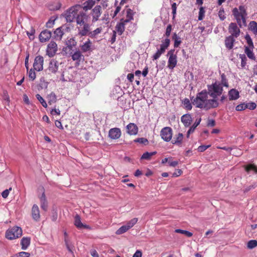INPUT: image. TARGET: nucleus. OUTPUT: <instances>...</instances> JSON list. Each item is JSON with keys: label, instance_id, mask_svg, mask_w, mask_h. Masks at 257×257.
<instances>
[{"label": "nucleus", "instance_id": "46", "mask_svg": "<svg viewBox=\"0 0 257 257\" xmlns=\"http://www.w3.org/2000/svg\"><path fill=\"white\" fill-rule=\"evenodd\" d=\"M129 229L127 228L126 225H125L121 226L119 229H118L115 233L116 234L119 235L126 232Z\"/></svg>", "mask_w": 257, "mask_h": 257}, {"label": "nucleus", "instance_id": "44", "mask_svg": "<svg viewBox=\"0 0 257 257\" xmlns=\"http://www.w3.org/2000/svg\"><path fill=\"white\" fill-rule=\"evenodd\" d=\"M137 218H134L129 221H128L125 225L127 227V228L130 229L132 227H133L138 222Z\"/></svg>", "mask_w": 257, "mask_h": 257}, {"label": "nucleus", "instance_id": "3", "mask_svg": "<svg viewBox=\"0 0 257 257\" xmlns=\"http://www.w3.org/2000/svg\"><path fill=\"white\" fill-rule=\"evenodd\" d=\"M81 6L80 5H76L73 6L68 10H67L64 14V17L67 22L72 23L74 21H76L77 17L82 11Z\"/></svg>", "mask_w": 257, "mask_h": 257}, {"label": "nucleus", "instance_id": "23", "mask_svg": "<svg viewBox=\"0 0 257 257\" xmlns=\"http://www.w3.org/2000/svg\"><path fill=\"white\" fill-rule=\"evenodd\" d=\"M181 120L185 127H188L191 124L192 118L191 115L187 113L181 116Z\"/></svg>", "mask_w": 257, "mask_h": 257}, {"label": "nucleus", "instance_id": "27", "mask_svg": "<svg viewBox=\"0 0 257 257\" xmlns=\"http://www.w3.org/2000/svg\"><path fill=\"white\" fill-rule=\"evenodd\" d=\"M95 2L94 0H88L85 2L81 6V9L84 11V12L91 10L94 6Z\"/></svg>", "mask_w": 257, "mask_h": 257}, {"label": "nucleus", "instance_id": "7", "mask_svg": "<svg viewBox=\"0 0 257 257\" xmlns=\"http://www.w3.org/2000/svg\"><path fill=\"white\" fill-rule=\"evenodd\" d=\"M170 44V40L168 38H166L163 42L160 45V49H158L157 51L153 56V60L158 59L162 54H164L166 50L168 48Z\"/></svg>", "mask_w": 257, "mask_h": 257}, {"label": "nucleus", "instance_id": "62", "mask_svg": "<svg viewBox=\"0 0 257 257\" xmlns=\"http://www.w3.org/2000/svg\"><path fill=\"white\" fill-rule=\"evenodd\" d=\"M210 147V145H208V146H204V145L200 146L198 148L197 150L200 152H203L205 151L207 149L209 148Z\"/></svg>", "mask_w": 257, "mask_h": 257}, {"label": "nucleus", "instance_id": "37", "mask_svg": "<svg viewBox=\"0 0 257 257\" xmlns=\"http://www.w3.org/2000/svg\"><path fill=\"white\" fill-rule=\"evenodd\" d=\"M248 29L250 30L253 34L257 35V23L255 21H251L249 23Z\"/></svg>", "mask_w": 257, "mask_h": 257}, {"label": "nucleus", "instance_id": "52", "mask_svg": "<svg viewBox=\"0 0 257 257\" xmlns=\"http://www.w3.org/2000/svg\"><path fill=\"white\" fill-rule=\"evenodd\" d=\"M245 39L246 40V42L249 46V47L251 49L253 48V44L250 37L248 35H246L245 36Z\"/></svg>", "mask_w": 257, "mask_h": 257}, {"label": "nucleus", "instance_id": "24", "mask_svg": "<svg viewBox=\"0 0 257 257\" xmlns=\"http://www.w3.org/2000/svg\"><path fill=\"white\" fill-rule=\"evenodd\" d=\"M43 193L42 195L39 197L40 200V205L41 208L46 211L48 207V202L46 199V197L45 194L44 192V189L42 188Z\"/></svg>", "mask_w": 257, "mask_h": 257}, {"label": "nucleus", "instance_id": "4", "mask_svg": "<svg viewBox=\"0 0 257 257\" xmlns=\"http://www.w3.org/2000/svg\"><path fill=\"white\" fill-rule=\"evenodd\" d=\"M223 90L220 84L217 82L207 85V93L212 97V99H214L215 100H218L217 98L222 93Z\"/></svg>", "mask_w": 257, "mask_h": 257}, {"label": "nucleus", "instance_id": "31", "mask_svg": "<svg viewBox=\"0 0 257 257\" xmlns=\"http://www.w3.org/2000/svg\"><path fill=\"white\" fill-rule=\"evenodd\" d=\"M74 224L78 228H89V226L84 225L81 221L80 217L78 215H76L75 217Z\"/></svg>", "mask_w": 257, "mask_h": 257}, {"label": "nucleus", "instance_id": "19", "mask_svg": "<svg viewBox=\"0 0 257 257\" xmlns=\"http://www.w3.org/2000/svg\"><path fill=\"white\" fill-rule=\"evenodd\" d=\"M31 215L32 218L36 221H38L40 218V213L39 207L37 205H33L32 208Z\"/></svg>", "mask_w": 257, "mask_h": 257}, {"label": "nucleus", "instance_id": "45", "mask_svg": "<svg viewBox=\"0 0 257 257\" xmlns=\"http://www.w3.org/2000/svg\"><path fill=\"white\" fill-rule=\"evenodd\" d=\"M66 45L69 48L72 49L76 46V42L74 38H70L66 42Z\"/></svg>", "mask_w": 257, "mask_h": 257}, {"label": "nucleus", "instance_id": "50", "mask_svg": "<svg viewBox=\"0 0 257 257\" xmlns=\"http://www.w3.org/2000/svg\"><path fill=\"white\" fill-rule=\"evenodd\" d=\"M35 70L34 68H31L29 72V77L32 81H34L36 77V74L35 73Z\"/></svg>", "mask_w": 257, "mask_h": 257}, {"label": "nucleus", "instance_id": "14", "mask_svg": "<svg viewBox=\"0 0 257 257\" xmlns=\"http://www.w3.org/2000/svg\"><path fill=\"white\" fill-rule=\"evenodd\" d=\"M102 14V8L99 5L96 6L93 9H92L90 15L92 17V22L94 23L99 20Z\"/></svg>", "mask_w": 257, "mask_h": 257}, {"label": "nucleus", "instance_id": "21", "mask_svg": "<svg viewBox=\"0 0 257 257\" xmlns=\"http://www.w3.org/2000/svg\"><path fill=\"white\" fill-rule=\"evenodd\" d=\"M127 133L130 135H136L138 132V127L137 125L134 123H130L126 126Z\"/></svg>", "mask_w": 257, "mask_h": 257}, {"label": "nucleus", "instance_id": "49", "mask_svg": "<svg viewBox=\"0 0 257 257\" xmlns=\"http://www.w3.org/2000/svg\"><path fill=\"white\" fill-rule=\"evenodd\" d=\"M36 97L44 107L46 108L47 107V104L46 102L40 94H37L36 95Z\"/></svg>", "mask_w": 257, "mask_h": 257}, {"label": "nucleus", "instance_id": "2", "mask_svg": "<svg viewBox=\"0 0 257 257\" xmlns=\"http://www.w3.org/2000/svg\"><path fill=\"white\" fill-rule=\"evenodd\" d=\"M232 14L236 21V24L240 28L246 26V17L247 13L243 6H240L238 9L235 8L232 10Z\"/></svg>", "mask_w": 257, "mask_h": 257}, {"label": "nucleus", "instance_id": "35", "mask_svg": "<svg viewBox=\"0 0 257 257\" xmlns=\"http://www.w3.org/2000/svg\"><path fill=\"white\" fill-rule=\"evenodd\" d=\"M221 80L220 82L219 83L220 84V85L222 86H224L225 87L228 88L229 87V83L228 81V79L226 78V76L224 73H222L221 74Z\"/></svg>", "mask_w": 257, "mask_h": 257}, {"label": "nucleus", "instance_id": "26", "mask_svg": "<svg viewBox=\"0 0 257 257\" xmlns=\"http://www.w3.org/2000/svg\"><path fill=\"white\" fill-rule=\"evenodd\" d=\"M127 23L120 19V22L116 24L115 26V31L117 32L119 35H121L123 34L125 30V25Z\"/></svg>", "mask_w": 257, "mask_h": 257}, {"label": "nucleus", "instance_id": "34", "mask_svg": "<svg viewBox=\"0 0 257 257\" xmlns=\"http://www.w3.org/2000/svg\"><path fill=\"white\" fill-rule=\"evenodd\" d=\"M172 40L174 41V47L178 48L179 47L182 43L181 38L177 35L176 33H174L172 36Z\"/></svg>", "mask_w": 257, "mask_h": 257}, {"label": "nucleus", "instance_id": "15", "mask_svg": "<svg viewBox=\"0 0 257 257\" xmlns=\"http://www.w3.org/2000/svg\"><path fill=\"white\" fill-rule=\"evenodd\" d=\"M78 35L81 36H88L91 29V25L89 23L77 27Z\"/></svg>", "mask_w": 257, "mask_h": 257}, {"label": "nucleus", "instance_id": "40", "mask_svg": "<svg viewBox=\"0 0 257 257\" xmlns=\"http://www.w3.org/2000/svg\"><path fill=\"white\" fill-rule=\"evenodd\" d=\"M157 153L156 152H153L151 153H149L148 152H145L143 154L142 156L141 159L142 160H151L152 157L155 155H156Z\"/></svg>", "mask_w": 257, "mask_h": 257}, {"label": "nucleus", "instance_id": "29", "mask_svg": "<svg viewBox=\"0 0 257 257\" xmlns=\"http://www.w3.org/2000/svg\"><path fill=\"white\" fill-rule=\"evenodd\" d=\"M92 44V43L91 40L89 39H87V41L83 45L80 46L81 51L83 53L90 51L91 49Z\"/></svg>", "mask_w": 257, "mask_h": 257}, {"label": "nucleus", "instance_id": "32", "mask_svg": "<svg viewBox=\"0 0 257 257\" xmlns=\"http://www.w3.org/2000/svg\"><path fill=\"white\" fill-rule=\"evenodd\" d=\"M62 4L59 1H55L49 5V8L51 11H57L60 9Z\"/></svg>", "mask_w": 257, "mask_h": 257}, {"label": "nucleus", "instance_id": "1", "mask_svg": "<svg viewBox=\"0 0 257 257\" xmlns=\"http://www.w3.org/2000/svg\"><path fill=\"white\" fill-rule=\"evenodd\" d=\"M207 90L204 89L197 93L195 98L191 99L192 103L196 107L206 110L216 108L219 106V102L214 99H208Z\"/></svg>", "mask_w": 257, "mask_h": 257}, {"label": "nucleus", "instance_id": "58", "mask_svg": "<svg viewBox=\"0 0 257 257\" xmlns=\"http://www.w3.org/2000/svg\"><path fill=\"white\" fill-rule=\"evenodd\" d=\"M218 16L222 21L224 20L226 17L224 15V10L223 8H221L218 12Z\"/></svg>", "mask_w": 257, "mask_h": 257}, {"label": "nucleus", "instance_id": "51", "mask_svg": "<svg viewBox=\"0 0 257 257\" xmlns=\"http://www.w3.org/2000/svg\"><path fill=\"white\" fill-rule=\"evenodd\" d=\"M30 253L29 252L21 251L15 254L12 257H30Z\"/></svg>", "mask_w": 257, "mask_h": 257}, {"label": "nucleus", "instance_id": "10", "mask_svg": "<svg viewBox=\"0 0 257 257\" xmlns=\"http://www.w3.org/2000/svg\"><path fill=\"white\" fill-rule=\"evenodd\" d=\"M240 27L236 23H231L228 26V32L230 34V36L235 38H238L241 33Z\"/></svg>", "mask_w": 257, "mask_h": 257}, {"label": "nucleus", "instance_id": "41", "mask_svg": "<svg viewBox=\"0 0 257 257\" xmlns=\"http://www.w3.org/2000/svg\"><path fill=\"white\" fill-rule=\"evenodd\" d=\"M184 107L187 110H191L192 108V103L190 102L188 98H185L183 101Z\"/></svg>", "mask_w": 257, "mask_h": 257}, {"label": "nucleus", "instance_id": "30", "mask_svg": "<svg viewBox=\"0 0 257 257\" xmlns=\"http://www.w3.org/2000/svg\"><path fill=\"white\" fill-rule=\"evenodd\" d=\"M201 121V118L199 117L198 118H197L194 122V123L190 127L189 130L188 131L186 135V137L187 138H188L190 136V135L191 134H192L195 128L197 127V126L200 124V122Z\"/></svg>", "mask_w": 257, "mask_h": 257}, {"label": "nucleus", "instance_id": "47", "mask_svg": "<svg viewBox=\"0 0 257 257\" xmlns=\"http://www.w3.org/2000/svg\"><path fill=\"white\" fill-rule=\"evenodd\" d=\"M47 98L49 103H50L51 102H55L57 100L56 96L53 92H51L50 94L48 95Z\"/></svg>", "mask_w": 257, "mask_h": 257}, {"label": "nucleus", "instance_id": "8", "mask_svg": "<svg viewBox=\"0 0 257 257\" xmlns=\"http://www.w3.org/2000/svg\"><path fill=\"white\" fill-rule=\"evenodd\" d=\"M172 129L169 126H166L163 128L160 132L161 138L166 142H169L172 140Z\"/></svg>", "mask_w": 257, "mask_h": 257}, {"label": "nucleus", "instance_id": "39", "mask_svg": "<svg viewBox=\"0 0 257 257\" xmlns=\"http://www.w3.org/2000/svg\"><path fill=\"white\" fill-rule=\"evenodd\" d=\"M64 35V32L62 30V28L59 27L56 29L54 31V36L55 38L57 40H60L62 39L63 35Z\"/></svg>", "mask_w": 257, "mask_h": 257}, {"label": "nucleus", "instance_id": "48", "mask_svg": "<svg viewBox=\"0 0 257 257\" xmlns=\"http://www.w3.org/2000/svg\"><path fill=\"white\" fill-rule=\"evenodd\" d=\"M257 246V241L256 240H250L247 244V247L249 249H252Z\"/></svg>", "mask_w": 257, "mask_h": 257}, {"label": "nucleus", "instance_id": "54", "mask_svg": "<svg viewBox=\"0 0 257 257\" xmlns=\"http://www.w3.org/2000/svg\"><path fill=\"white\" fill-rule=\"evenodd\" d=\"M205 10L203 7H201L199 9L198 20L201 21L203 20L204 17Z\"/></svg>", "mask_w": 257, "mask_h": 257}, {"label": "nucleus", "instance_id": "55", "mask_svg": "<svg viewBox=\"0 0 257 257\" xmlns=\"http://www.w3.org/2000/svg\"><path fill=\"white\" fill-rule=\"evenodd\" d=\"M239 58L241 59V65L242 67H244L246 64V57L244 54H240Z\"/></svg>", "mask_w": 257, "mask_h": 257}, {"label": "nucleus", "instance_id": "64", "mask_svg": "<svg viewBox=\"0 0 257 257\" xmlns=\"http://www.w3.org/2000/svg\"><path fill=\"white\" fill-rule=\"evenodd\" d=\"M183 172L180 169H177L176 172L173 173V177H176L180 176L182 174Z\"/></svg>", "mask_w": 257, "mask_h": 257}, {"label": "nucleus", "instance_id": "61", "mask_svg": "<svg viewBox=\"0 0 257 257\" xmlns=\"http://www.w3.org/2000/svg\"><path fill=\"white\" fill-rule=\"evenodd\" d=\"M171 31H172V26H171V25L169 24L167 27L166 33H165V35L167 38L170 36Z\"/></svg>", "mask_w": 257, "mask_h": 257}, {"label": "nucleus", "instance_id": "17", "mask_svg": "<svg viewBox=\"0 0 257 257\" xmlns=\"http://www.w3.org/2000/svg\"><path fill=\"white\" fill-rule=\"evenodd\" d=\"M126 14V18H121V19L126 23H128L131 21L134 20V16L136 14V12H134L133 10L130 8H126L125 10L123 11Z\"/></svg>", "mask_w": 257, "mask_h": 257}, {"label": "nucleus", "instance_id": "38", "mask_svg": "<svg viewBox=\"0 0 257 257\" xmlns=\"http://www.w3.org/2000/svg\"><path fill=\"white\" fill-rule=\"evenodd\" d=\"M245 53L247 56V57L253 60H255V57L254 56V53L252 52V49L249 48L248 47H245V50H244Z\"/></svg>", "mask_w": 257, "mask_h": 257}, {"label": "nucleus", "instance_id": "53", "mask_svg": "<svg viewBox=\"0 0 257 257\" xmlns=\"http://www.w3.org/2000/svg\"><path fill=\"white\" fill-rule=\"evenodd\" d=\"M134 142L136 143H139L140 144L147 145L148 144V141L147 139L144 138H139L135 139Z\"/></svg>", "mask_w": 257, "mask_h": 257}, {"label": "nucleus", "instance_id": "22", "mask_svg": "<svg viewBox=\"0 0 257 257\" xmlns=\"http://www.w3.org/2000/svg\"><path fill=\"white\" fill-rule=\"evenodd\" d=\"M228 95L230 101L237 100L240 96L239 91L234 88L228 91Z\"/></svg>", "mask_w": 257, "mask_h": 257}, {"label": "nucleus", "instance_id": "63", "mask_svg": "<svg viewBox=\"0 0 257 257\" xmlns=\"http://www.w3.org/2000/svg\"><path fill=\"white\" fill-rule=\"evenodd\" d=\"M12 190V188H10L9 189H6V190H4L2 193V197L4 198H6L9 194L10 190Z\"/></svg>", "mask_w": 257, "mask_h": 257}, {"label": "nucleus", "instance_id": "36", "mask_svg": "<svg viewBox=\"0 0 257 257\" xmlns=\"http://www.w3.org/2000/svg\"><path fill=\"white\" fill-rule=\"evenodd\" d=\"M102 27L97 28L95 30H94V31H91L90 30L88 35V36H89V37H90L91 38H94L96 36H97L98 35L100 34L102 32Z\"/></svg>", "mask_w": 257, "mask_h": 257}, {"label": "nucleus", "instance_id": "57", "mask_svg": "<svg viewBox=\"0 0 257 257\" xmlns=\"http://www.w3.org/2000/svg\"><path fill=\"white\" fill-rule=\"evenodd\" d=\"M245 104H246V108H248L250 110H253L256 107V105L255 103L253 102H248V103H245Z\"/></svg>", "mask_w": 257, "mask_h": 257}, {"label": "nucleus", "instance_id": "33", "mask_svg": "<svg viewBox=\"0 0 257 257\" xmlns=\"http://www.w3.org/2000/svg\"><path fill=\"white\" fill-rule=\"evenodd\" d=\"M31 238L30 237H23L21 241L22 249H26L30 244Z\"/></svg>", "mask_w": 257, "mask_h": 257}, {"label": "nucleus", "instance_id": "25", "mask_svg": "<svg viewBox=\"0 0 257 257\" xmlns=\"http://www.w3.org/2000/svg\"><path fill=\"white\" fill-rule=\"evenodd\" d=\"M235 38L229 36L226 37L225 39V47L229 50H231L233 48L234 43L235 41Z\"/></svg>", "mask_w": 257, "mask_h": 257}, {"label": "nucleus", "instance_id": "6", "mask_svg": "<svg viewBox=\"0 0 257 257\" xmlns=\"http://www.w3.org/2000/svg\"><path fill=\"white\" fill-rule=\"evenodd\" d=\"M168 57L167 67L171 70H173L174 68L177 66V56L175 53V49H171L169 50L167 54Z\"/></svg>", "mask_w": 257, "mask_h": 257}, {"label": "nucleus", "instance_id": "59", "mask_svg": "<svg viewBox=\"0 0 257 257\" xmlns=\"http://www.w3.org/2000/svg\"><path fill=\"white\" fill-rule=\"evenodd\" d=\"M168 164L171 167H176L178 164V162L177 161H173L172 158H169Z\"/></svg>", "mask_w": 257, "mask_h": 257}, {"label": "nucleus", "instance_id": "12", "mask_svg": "<svg viewBox=\"0 0 257 257\" xmlns=\"http://www.w3.org/2000/svg\"><path fill=\"white\" fill-rule=\"evenodd\" d=\"M58 50L57 44L54 41H51L47 45L46 54L49 57H53Z\"/></svg>", "mask_w": 257, "mask_h": 257}, {"label": "nucleus", "instance_id": "16", "mask_svg": "<svg viewBox=\"0 0 257 257\" xmlns=\"http://www.w3.org/2000/svg\"><path fill=\"white\" fill-rule=\"evenodd\" d=\"M121 135L120 129L117 127L112 128L108 132V137L112 140L119 139Z\"/></svg>", "mask_w": 257, "mask_h": 257}, {"label": "nucleus", "instance_id": "18", "mask_svg": "<svg viewBox=\"0 0 257 257\" xmlns=\"http://www.w3.org/2000/svg\"><path fill=\"white\" fill-rule=\"evenodd\" d=\"M52 36L51 31L45 30L40 34L39 38L40 41L42 43L46 42L49 40Z\"/></svg>", "mask_w": 257, "mask_h": 257}, {"label": "nucleus", "instance_id": "42", "mask_svg": "<svg viewBox=\"0 0 257 257\" xmlns=\"http://www.w3.org/2000/svg\"><path fill=\"white\" fill-rule=\"evenodd\" d=\"M245 170L247 172H249L250 171L252 170L255 173H257V167L254 164H249L245 166Z\"/></svg>", "mask_w": 257, "mask_h": 257}, {"label": "nucleus", "instance_id": "60", "mask_svg": "<svg viewBox=\"0 0 257 257\" xmlns=\"http://www.w3.org/2000/svg\"><path fill=\"white\" fill-rule=\"evenodd\" d=\"M172 10L173 18L174 19L175 18L176 15V10H177L176 3H174L172 4Z\"/></svg>", "mask_w": 257, "mask_h": 257}, {"label": "nucleus", "instance_id": "20", "mask_svg": "<svg viewBox=\"0 0 257 257\" xmlns=\"http://www.w3.org/2000/svg\"><path fill=\"white\" fill-rule=\"evenodd\" d=\"M184 139V135L182 133H179L176 134L172 140L171 143L178 146H181Z\"/></svg>", "mask_w": 257, "mask_h": 257}, {"label": "nucleus", "instance_id": "28", "mask_svg": "<svg viewBox=\"0 0 257 257\" xmlns=\"http://www.w3.org/2000/svg\"><path fill=\"white\" fill-rule=\"evenodd\" d=\"M72 59L73 61H76V64L78 65L81 60L84 59V56L82 53L79 50H78L75 52L72 55Z\"/></svg>", "mask_w": 257, "mask_h": 257}, {"label": "nucleus", "instance_id": "5", "mask_svg": "<svg viewBox=\"0 0 257 257\" xmlns=\"http://www.w3.org/2000/svg\"><path fill=\"white\" fill-rule=\"evenodd\" d=\"M22 235V229L18 226H14L8 229L6 232V237L10 240L20 237Z\"/></svg>", "mask_w": 257, "mask_h": 257}, {"label": "nucleus", "instance_id": "11", "mask_svg": "<svg viewBox=\"0 0 257 257\" xmlns=\"http://www.w3.org/2000/svg\"><path fill=\"white\" fill-rule=\"evenodd\" d=\"M89 16L84 11L80 12L77 17L76 23L77 27L82 25L88 23L89 20Z\"/></svg>", "mask_w": 257, "mask_h": 257}, {"label": "nucleus", "instance_id": "9", "mask_svg": "<svg viewBox=\"0 0 257 257\" xmlns=\"http://www.w3.org/2000/svg\"><path fill=\"white\" fill-rule=\"evenodd\" d=\"M58 62L55 59H51L49 63L48 68L46 69L47 73L48 75H55L58 70Z\"/></svg>", "mask_w": 257, "mask_h": 257}, {"label": "nucleus", "instance_id": "43", "mask_svg": "<svg viewBox=\"0 0 257 257\" xmlns=\"http://www.w3.org/2000/svg\"><path fill=\"white\" fill-rule=\"evenodd\" d=\"M176 233H181L185 234L187 237H191L193 235L192 233L187 230H182L180 229H176L175 230Z\"/></svg>", "mask_w": 257, "mask_h": 257}, {"label": "nucleus", "instance_id": "13", "mask_svg": "<svg viewBox=\"0 0 257 257\" xmlns=\"http://www.w3.org/2000/svg\"><path fill=\"white\" fill-rule=\"evenodd\" d=\"M44 58L39 55L35 57L33 63V68L37 71H41L43 69Z\"/></svg>", "mask_w": 257, "mask_h": 257}, {"label": "nucleus", "instance_id": "56", "mask_svg": "<svg viewBox=\"0 0 257 257\" xmlns=\"http://www.w3.org/2000/svg\"><path fill=\"white\" fill-rule=\"evenodd\" d=\"M246 108V104L245 103H242L241 104H239L237 105L235 109L237 111H241L245 109Z\"/></svg>", "mask_w": 257, "mask_h": 257}]
</instances>
